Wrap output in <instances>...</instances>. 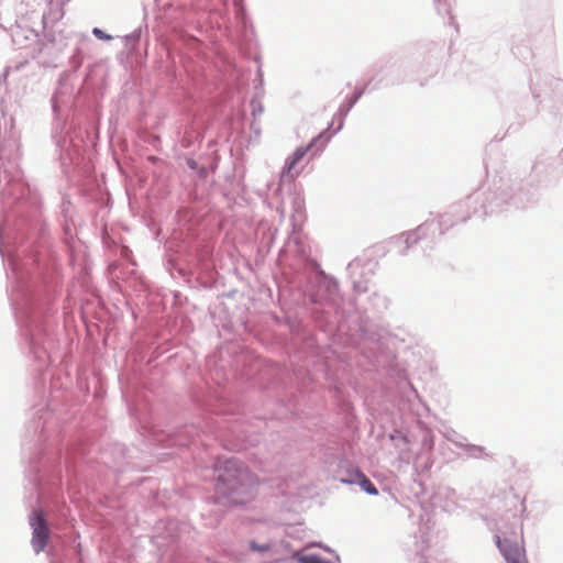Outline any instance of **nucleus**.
I'll return each mask as SVG.
<instances>
[{
	"instance_id": "1",
	"label": "nucleus",
	"mask_w": 563,
	"mask_h": 563,
	"mask_svg": "<svg viewBox=\"0 0 563 563\" xmlns=\"http://www.w3.org/2000/svg\"><path fill=\"white\" fill-rule=\"evenodd\" d=\"M292 254L288 268L291 283L302 296L306 314L333 345L351 349L365 364L387 367L393 364L389 332L360 312L354 299L345 300L339 282L328 275L299 242L288 243Z\"/></svg>"
},
{
	"instance_id": "2",
	"label": "nucleus",
	"mask_w": 563,
	"mask_h": 563,
	"mask_svg": "<svg viewBox=\"0 0 563 563\" xmlns=\"http://www.w3.org/2000/svg\"><path fill=\"white\" fill-rule=\"evenodd\" d=\"M202 216L191 207L176 213V228L168 243L165 261L172 277H179L189 287L210 288L214 279L213 244L201 235Z\"/></svg>"
},
{
	"instance_id": "3",
	"label": "nucleus",
	"mask_w": 563,
	"mask_h": 563,
	"mask_svg": "<svg viewBox=\"0 0 563 563\" xmlns=\"http://www.w3.org/2000/svg\"><path fill=\"white\" fill-rule=\"evenodd\" d=\"M492 196L486 195L485 188H479L464 200L455 202L442 213L438 220H427L415 230L405 231L390 239V245L399 256H408L410 251L420 242L432 247L437 239L459 223H465L472 214L478 217L493 216L488 203Z\"/></svg>"
},
{
	"instance_id": "4",
	"label": "nucleus",
	"mask_w": 563,
	"mask_h": 563,
	"mask_svg": "<svg viewBox=\"0 0 563 563\" xmlns=\"http://www.w3.org/2000/svg\"><path fill=\"white\" fill-rule=\"evenodd\" d=\"M214 472L213 503L234 507L244 506L255 498L258 481L236 457L219 456L212 465Z\"/></svg>"
},
{
	"instance_id": "5",
	"label": "nucleus",
	"mask_w": 563,
	"mask_h": 563,
	"mask_svg": "<svg viewBox=\"0 0 563 563\" xmlns=\"http://www.w3.org/2000/svg\"><path fill=\"white\" fill-rule=\"evenodd\" d=\"M51 101L55 115L52 139L59 151L62 172L69 180H73L77 176H84L90 172V162L85 157L86 142L81 131L74 130L64 133L65 123L59 120V108L55 97Z\"/></svg>"
},
{
	"instance_id": "6",
	"label": "nucleus",
	"mask_w": 563,
	"mask_h": 563,
	"mask_svg": "<svg viewBox=\"0 0 563 563\" xmlns=\"http://www.w3.org/2000/svg\"><path fill=\"white\" fill-rule=\"evenodd\" d=\"M489 198L488 210L497 214L511 209L522 210L536 206L540 200V187L528 176L522 178H499L485 188Z\"/></svg>"
},
{
	"instance_id": "7",
	"label": "nucleus",
	"mask_w": 563,
	"mask_h": 563,
	"mask_svg": "<svg viewBox=\"0 0 563 563\" xmlns=\"http://www.w3.org/2000/svg\"><path fill=\"white\" fill-rule=\"evenodd\" d=\"M243 376L246 380L262 388L271 386L286 387L289 384V373L285 367L276 362L258 357L252 361L250 368L243 373Z\"/></svg>"
},
{
	"instance_id": "8",
	"label": "nucleus",
	"mask_w": 563,
	"mask_h": 563,
	"mask_svg": "<svg viewBox=\"0 0 563 563\" xmlns=\"http://www.w3.org/2000/svg\"><path fill=\"white\" fill-rule=\"evenodd\" d=\"M563 176V153L550 155L541 153L537 156L529 177L540 187L556 185Z\"/></svg>"
},
{
	"instance_id": "9",
	"label": "nucleus",
	"mask_w": 563,
	"mask_h": 563,
	"mask_svg": "<svg viewBox=\"0 0 563 563\" xmlns=\"http://www.w3.org/2000/svg\"><path fill=\"white\" fill-rule=\"evenodd\" d=\"M200 433V428L196 424H185L176 430H152L151 442L166 448H185L188 446L196 437Z\"/></svg>"
},
{
	"instance_id": "10",
	"label": "nucleus",
	"mask_w": 563,
	"mask_h": 563,
	"mask_svg": "<svg viewBox=\"0 0 563 563\" xmlns=\"http://www.w3.org/2000/svg\"><path fill=\"white\" fill-rule=\"evenodd\" d=\"M262 421L256 423L235 420L229 427L230 434L228 440L231 442L229 450L241 451L249 446H255L260 441Z\"/></svg>"
},
{
	"instance_id": "11",
	"label": "nucleus",
	"mask_w": 563,
	"mask_h": 563,
	"mask_svg": "<svg viewBox=\"0 0 563 563\" xmlns=\"http://www.w3.org/2000/svg\"><path fill=\"white\" fill-rule=\"evenodd\" d=\"M444 57V45L442 43L430 42L420 47L418 65L416 73L424 78L435 75Z\"/></svg>"
},
{
	"instance_id": "12",
	"label": "nucleus",
	"mask_w": 563,
	"mask_h": 563,
	"mask_svg": "<svg viewBox=\"0 0 563 563\" xmlns=\"http://www.w3.org/2000/svg\"><path fill=\"white\" fill-rule=\"evenodd\" d=\"M285 322L294 335V339L299 344V349L303 353L319 358L321 347L307 324L297 316H287Z\"/></svg>"
},
{
	"instance_id": "13",
	"label": "nucleus",
	"mask_w": 563,
	"mask_h": 563,
	"mask_svg": "<svg viewBox=\"0 0 563 563\" xmlns=\"http://www.w3.org/2000/svg\"><path fill=\"white\" fill-rule=\"evenodd\" d=\"M375 263L354 258L346 266L349 278L351 279L353 290L356 294H365L369 289L372 276L374 275Z\"/></svg>"
},
{
	"instance_id": "14",
	"label": "nucleus",
	"mask_w": 563,
	"mask_h": 563,
	"mask_svg": "<svg viewBox=\"0 0 563 563\" xmlns=\"http://www.w3.org/2000/svg\"><path fill=\"white\" fill-rule=\"evenodd\" d=\"M29 525L32 529L31 547L35 554H40L46 549L51 537V529L42 508H34L31 511Z\"/></svg>"
},
{
	"instance_id": "15",
	"label": "nucleus",
	"mask_w": 563,
	"mask_h": 563,
	"mask_svg": "<svg viewBox=\"0 0 563 563\" xmlns=\"http://www.w3.org/2000/svg\"><path fill=\"white\" fill-rule=\"evenodd\" d=\"M495 543L506 563H528L526 550L516 540L494 536Z\"/></svg>"
},
{
	"instance_id": "16",
	"label": "nucleus",
	"mask_w": 563,
	"mask_h": 563,
	"mask_svg": "<svg viewBox=\"0 0 563 563\" xmlns=\"http://www.w3.org/2000/svg\"><path fill=\"white\" fill-rule=\"evenodd\" d=\"M554 78L540 70L530 75V90L533 99L541 104L551 93Z\"/></svg>"
},
{
	"instance_id": "17",
	"label": "nucleus",
	"mask_w": 563,
	"mask_h": 563,
	"mask_svg": "<svg viewBox=\"0 0 563 563\" xmlns=\"http://www.w3.org/2000/svg\"><path fill=\"white\" fill-rule=\"evenodd\" d=\"M372 80H368L363 88L356 87L353 93L350 97H346L344 101L340 104L338 111L333 115V121H339L336 129L333 134L340 132L344 125V119L349 114V112L353 109V107L358 102V100L363 97V95L371 90L369 86Z\"/></svg>"
},
{
	"instance_id": "18",
	"label": "nucleus",
	"mask_w": 563,
	"mask_h": 563,
	"mask_svg": "<svg viewBox=\"0 0 563 563\" xmlns=\"http://www.w3.org/2000/svg\"><path fill=\"white\" fill-rule=\"evenodd\" d=\"M307 155L303 150V146H298L286 159L280 172V179L278 187L275 192L278 194L280 191L282 184L287 180L289 183H294V180L299 176L300 172H294L295 167L302 161V158Z\"/></svg>"
},
{
	"instance_id": "19",
	"label": "nucleus",
	"mask_w": 563,
	"mask_h": 563,
	"mask_svg": "<svg viewBox=\"0 0 563 563\" xmlns=\"http://www.w3.org/2000/svg\"><path fill=\"white\" fill-rule=\"evenodd\" d=\"M339 482L344 485H357L367 495H378L375 484L358 467L349 470L345 476L339 478Z\"/></svg>"
},
{
	"instance_id": "20",
	"label": "nucleus",
	"mask_w": 563,
	"mask_h": 563,
	"mask_svg": "<svg viewBox=\"0 0 563 563\" xmlns=\"http://www.w3.org/2000/svg\"><path fill=\"white\" fill-rule=\"evenodd\" d=\"M63 238L62 241L68 252L69 262L74 263L75 261V244H76V234H75V224L73 218H66L60 220Z\"/></svg>"
},
{
	"instance_id": "21",
	"label": "nucleus",
	"mask_w": 563,
	"mask_h": 563,
	"mask_svg": "<svg viewBox=\"0 0 563 563\" xmlns=\"http://www.w3.org/2000/svg\"><path fill=\"white\" fill-rule=\"evenodd\" d=\"M328 128H330V125ZM328 130L329 129H325V130L321 131L318 135L313 136L308 142V144L302 145L305 152L307 154L310 153L311 157H316L317 155H319L325 148L327 144L329 143V141L331 139V136L334 135L333 133L329 134Z\"/></svg>"
},
{
	"instance_id": "22",
	"label": "nucleus",
	"mask_w": 563,
	"mask_h": 563,
	"mask_svg": "<svg viewBox=\"0 0 563 563\" xmlns=\"http://www.w3.org/2000/svg\"><path fill=\"white\" fill-rule=\"evenodd\" d=\"M434 9L437 13L444 18H448V23L454 26L455 30L459 29V24L453 14V9L456 4V0H433Z\"/></svg>"
},
{
	"instance_id": "23",
	"label": "nucleus",
	"mask_w": 563,
	"mask_h": 563,
	"mask_svg": "<svg viewBox=\"0 0 563 563\" xmlns=\"http://www.w3.org/2000/svg\"><path fill=\"white\" fill-rule=\"evenodd\" d=\"M463 452L470 459L488 460L493 457V455L486 451L485 446L472 443L465 444Z\"/></svg>"
},
{
	"instance_id": "24",
	"label": "nucleus",
	"mask_w": 563,
	"mask_h": 563,
	"mask_svg": "<svg viewBox=\"0 0 563 563\" xmlns=\"http://www.w3.org/2000/svg\"><path fill=\"white\" fill-rule=\"evenodd\" d=\"M292 560H296L297 563H332L319 553L296 552L292 554Z\"/></svg>"
},
{
	"instance_id": "25",
	"label": "nucleus",
	"mask_w": 563,
	"mask_h": 563,
	"mask_svg": "<svg viewBox=\"0 0 563 563\" xmlns=\"http://www.w3.org/2000/svg\"><path fill=\"white\" fill-rule=\"evenodd\" d=\"M264 96V91H255L254 96L250 100V108L253 118L261 115L264 112V106L261 101Z\"/></svg>"
},
{
	"instance_id": "26",
	"label": "nucleus",
	"mask_w": 563,
	"mask_h": 563,
	"mask_svg": "<svg viewBox=\"0 0 563 563\" xmlns=\"http://www.w3.org/2000/svg\"><path fill=\"white\" fill-rule=\"evenodd\" d=\"M84 58H85V55H84L81 48L76 47L74 49L73 55L69 58V65H70L71 70H74V71L78 70L84 63Z\"/></svg>"
},
{
	"instance_id": "27",
	"label": "nucleus",
	"mask_w": 563,
	"mask_h": 563,
	"mask_svg": "<svg viewBox=\"0 0 563 563\" xmlns=\"http://www.w3.org/2000/svg\"><path fill=\"white\" fill-rule=\"evenodd\" d=\"M369 301L373 305V308L379 312L387 309L388 307V299L377 292H374L369 297Z\"/></svg>"
},
{
	"instance_id": "28",
	"label": "nucleus",
	"mask_w": 563,
	"mask_h": 563,
	"mask_svg": "<svg viewBox=\"0 0 563 563\" xmlns=\"http://www.w3.org/2000/svg\"><path fill=\"white\" fill-rule=\"evenodd\" d=\"M254 60L258 64V67L256 70V76L254 79V88H255V91L261 92V91H264L263 90L264 75H263V70H262L261 57L256 56Z\"/></svg>"
},
{
	"instance_id": "29",
	"label": "nucleus",
	"mask_w": 563,
	"mask_h": 563,
	"mask_svg": "<svg viewBox=\"0 0 563 563\" xmlns=\"http://www.w3.org/2000/svg\"><path fill=\"white\" fill-rule=\"evenodd\" d=\"M70 209H71L70 198H69V196L64 195L62 198V202H60V218L62 219L73 218Z\"/></svg>"
},
{
	"instance_id": "30",
	"label": "nucleus",
	"mask_w": 563,
	"mask_h": 563,
	"mask_svg": "<svg viewBox=\"0 0 563 563\" xmlns=\"http://www.w3.org/2000/svg\"><path fill=\"white\" fill-rule=\"evenodd\" d=\"M143 30H147V24L146 23H144L143 25H140L137 29H135L130 34H126L124 36L125 42L126 43H134V44L139 43V41L141 40Z\"/></svg>"
},
{
	"instance_id": "31",
	"label": "nucleus",
	"mask_w": 563,
	"mask_h": 563,
	"mask_svg": "<svg viewBox=\"0 0 563 563\" xmlns=\"http://www.w3.org/2000/svg\"><path fill=\"white\" fill-rule=\"evenodd\" d=\"M234 15H235L236 22L241 21V20H245V18L249 16L247 12H246V8L243 4L242 0H234Z\"/></svg>"
},
{
	"instance_id": "32",
	"label": "nucleus",
	"mask_w": 563,
	"mask_h": 563,
	"mask_svg": "<svg viewBox=\"0 0 563 563\" xmlns=\"http://www.w3.org/2000/svg\"><path fill=\"white\" fill-rule=\"evenodd\" d=\"M195 139L202 140V135L200 133L195 134L194 131L191 132H185L184 136L181 137L180 144L184 148H189Z\"/></svg>"
},
{
	"instance_id": "33",
	"label": "nucleus",
	"mask_w": 563,
	"mask_h": 563,
	"mask_svg": "<svg viewBox=\"0 0 563 563\" xmlns=\"http://www.w3.org/2000/svg\"><path fill=\"white\" fill-rule=\"evenodd\" d=\"M249 549L252 552H267V551L271 550V543H268V542H266V543H258L255 540H251L249 542Z\"/></svg>"
},
{
	"instance_id": "34",
	"label": "nucleus",
	"mask_w": 563,
	"mask_h": 563,
	"mask_svg": "<svg viewBox=\"0 0 563 563\" xmlns=\"http://www.w3.org/2000/svg\"><path fill=\"white\" fill-rule=\"evenodd\" d=\"M550 113L556 119L563 118V98L554 100V104L550 110Z\"/></svg>"
},
{
	"instance_id": "35",
	"label": "nucleus",
	"mask_w": 563,
	"mask_h": 563,
	"mask_svg": "<svg viewBox=\"0 0 563 563\" xmlns=\"http://www.w3.org/2000/svg\"><path fill=\"white\" fill-rule=\"evenodd\" d=\"M321 366H322V368H323V375H324V378H325L327 380H331V382H333V385H334V389H335V391H336V393H340V391H341V390H340V387L338 386V384H336V383L334 382V379H333V376H332V373H331V367H330V365L328 364V362H325V361H324V362H322Z\"/></svg>"
},
{
	"instance_id": "36",
	"label": "nucleus",
	"mask_w": 563,
	"mask_h": 563,
	"mask_svg": "<svg viewBox=\"0 0 563 563\" xmlns=\"http://www.w3.org/2000/svg\"><path fill=\"white\" fill-rule=\"evenodd\" d=\"M91 33L96 38L100 41L109 42L113 38L112 35L108 34L107 32L97 26L92 29Z\"/></svg>"
},
{
	"instance_id": "37",
	"label": "nucleus",
	"mask_w": 563,
	"mask_h": 563,
	"mask_svg": "<svg viewBox=\"0 0 563 563\" xmlns=\"http://www.w3.org/2000/svg\"><path fill=\"white\" fill-rule=\"evenodd\" d=\"M217 168V163H214L211 168L205 166V165H199L198 168L195 170L197 172V175L200 179H206L210 173V170H214Z\"/></svg>"
},
{
	"instance_id": "38",
	"label": "nucleus",
	"mask_w": 563,
	"mask_h": 563,
	"mask_svg": "<svg viewBox=\"0 0 563 563\" xmlns=\"http://www.w3.org/2000/svg\"><path fill=\"white\" fill-rule=\"evenodd\" d=\"M239 25L243 30L244 36H247V32H253V26L250 18H245V20L238 21Z\"/></svg>"
},
{
	"instance_id": "39",
	"label": "nucleus",
	"mask_w": 563,
	"mask_h": 563,
	"mask_svg": "<svg viewBox=\"0 0 563 563\" xmlns=\"http://www.w3.org/2000/svg\"><path fill=\"white\" fill-rule=\"evenodd\" d=\"M250 130L252 131V133L258 137L261 135V122L260 120H257L256 118H253L251 124H250Z\"/></svg>"
},
{
	"instance_id": "40",
	"label": "nucleus",
	"mask_w": 563,
	"mask_h": 563,
	"mask_svg": "<svg viewBox=\"0 0 563 563\" xmlns=\"http://www.w3.org/2000/svg\"><path fill=\"white\" fill-rule=\"evenodd\" d=\"M456 448L461 449L462 451H464V445L465 444H468L467 440L465 437L463 435H456L455 439H451L450 440Z\"/></svg>"
},
{
	"instance_id": "41",
	"label": "nucleus",
	"mask_w": 563,
	"mask_h": 563,
	"mask_svg": "<svg viewBox=\"0 0 563 563\" xmlns=\"http://www.w3.org/2000/svg\"><path fill=\"white\" fill-rule=\"evenodd\" d=\"M186 165L191 170H196L199 166L198 162L191 156L186 158Z\"/></svg>"
},
{
	"instance_id": "42",
	"label": "nucleus",
	"mask_w": 563,
	"mask_h": 563,
	"mask_svg": "<svg viewBox=\"0 0 563 563\" xmlns=\"http://www.w3.org/2000/svg\"><path fill=\"white\" fill-rule=\"evenodd\" d=\"M178 551H179V545H178V544H176V549H175V550H174V552L170 554V561H172L173 563H178V561L180 560V558H181V555H183L181 553H178Z\"/></svg>"
},
{
	"instance_id": "43",
	"label": "nucleus",
	"mask_w": 563,
	"mask_h": 563,
	"mask_svg": "<svg viewBox=\"0 0 563 563\" xmlns=\"http://www.w3.org/2000/svg\"><path fill=\"white\" fill-rule=\"evenodd\" d=\"M512 53H514L517 57L526 58L525 54L521 52V49H520V47H519V46H514V47H512Z\"/></svg>"
},
{
	"instance_id": "44",
	"label": "nucleus",
	"mask_w": 563,
	"mask_h": 563,
	"mask_svg": "<svg viewBox=\"0 0 563 563\" xmlns=\"http://www.w3.org/2000/svg\"><path fill=\"white\" fill-rule=\"evenodd\" d=\"M404 80H405V78L390 79L389 84L390 85H396V84L402 82Z\"/></svg>"
},
{
	"instance_id": "45",
	"label": "nucleus",
	"mask_w": 563,
	"mask_h": 563,
	"mask_svg": "<svg viewBox=\"0 0 563 563\" xmlns=\"http://www.w3.org/2000/svg\"><path fill=\"white\" fill-rule=\"evenodd\" d=\"M409 385H410V389H411L412 394L415 395V397L420 400L418 390L411 384H409Z\"/></svg>"
},
{
	"instance_id": "46",
	"label": "nucleus",
	"mask_w": 563,
	"mask_h": 563,
	"mask_svg": "<svg viewBox=\"0 0 563 563\" xmlns=\"http://www.w3.org/2000/svg\"><path fill=\"white\" fill-rule=\"evenodd\" d=\"M406 68H407V65H405L404 63H401V64H399V65L397 66V70H398V71H400L401 69H402V70H406Z\"/></svg>"
},
{
	"instance_id": "47",
	"label": "nucleus",
	"mask_w": 563,
	"mask_h": 563,
	"mask_svg": "<svg viewBox=\"0 0 563 563\" xmlns=\"http://www.w3.org/2000/svg\"><path fill=\"white\" fill-rule=\"evenodd\" d=\"M521 124H519L516 129L514 128V124H510L508 128V131H518Z\"/></svg>"
},
{
	"instance_id": "48",
	"label": "nucleus",
	"mask_w": 563,
	"mask_h": 563,
	"mask_svg": "<svg viewBox=\"0 0 563 563\" xmlns=\"http://www.w3.org/2000/svg\"><path fill=\"white\" fill-rule=\"evenodd\" d=\"M399 438H401V440L406 443L407 442V437L401 434L400 432H397Z\"/></svg>"
},
{
	"instance_id": "49",
	"label": "nucleus",
	"mask_w": 563,
	"mask_h": 563,
	"mask_svg": "<svg viewBox=\"0 0 563 563\" xmlns=\"http://www.w3.org/2000/svg\"><path fill=\"white\" fill-rule=\"evenodd\" d=\"M159 141V137L158 136H153V142H157Z\"/></svg>"
},
{
	"instance_id": "50",
	"label": "nucleus",
	"mask_w": 563,
	"mask_h": 563,
	"mask_svg": "<svg viewBox=\"0 0 563 563\" xmlns=\"http://www.w3.org/2000/svg\"><path fill=\"white\" fill-rule=\"evenodd\" d=\"M233 295H234V291H230L227 296L231 298V297H233Z\"/></svg>"
},
{
	"instance_id": "51",
	"label": "nucleus",
	"mask_w": 563,
	"mask_h": 563,
	"mask_svg": "<svg viewBox=\"0 0 563 563\" xmlns=\"http://www.w3.org/2000/svg\"><path fill=\"white\" fill-rule=\"evenodd\" d=\"M420 563H428V561L424 558H422Z\"/></svg>"
},
{
	"instance_id": "52",
	"label": "nucleus",
	"mask_w": 563,
	"mask_h": 563,
	"mask_svg": "<svg viewBox=\"0 0 563 563\" xmlns=\"http://www.w3.org/2000/svg\"><path fill=\"white\" fill-rule=\"evenodd\" d=\"M295 562H296V560H292V558H291V559H290L288 562H286V563H295Z\"/></svg>"
},
{
	"instance_id": "53",
	"label": "nucleus",
	"mask_w": 563,
	"mask_h": 563,
	"mask_svg": "<svg viewBox=\"0 0 563 563\" xmlns=\"http://www.w3.org/2000/svg\"><path fill=\"white\" fill-rule=\"evenodd\" d=\"M390 439H391V440H395V439H396V435H395V434H390Z\"/></svg>"
}]
</instances>
